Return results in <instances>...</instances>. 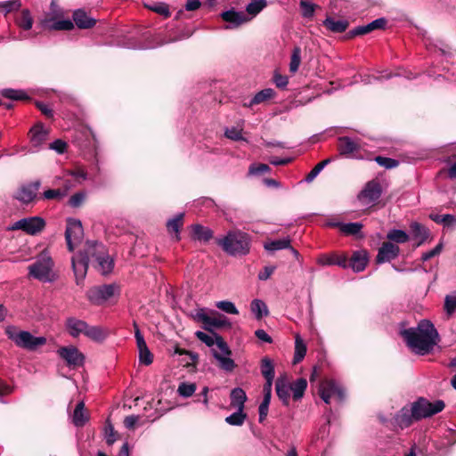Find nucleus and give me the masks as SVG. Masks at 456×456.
<instances>
[{"mask_svg":"<svg viewBox=\"0 0 456 456\" xmlns=\"http://www.w3.org/2000/svg\"><path fill=\"white\" fill-rule=\"evenodd\" d=\"M328 379H324L320 382L319 385V395L320 397L327 403L329 404L330 403V398L332 396L331 390L328 389Z\"/></svg>","mask_w":456,"mask_h":456,"instance_id":"53","label":"nucleus"},{"mask_svg":"<svg viewBox=\"0 0 456 456\" xmlns=\"http://www.w3.org/2000/svg\"><path fill=\"white\" fill-rule=\"evenodd\" d=\"M88 420V416L85 411V403H77L73 412V423L77 427H83Z\"/></svg>","mask_w":456,"mask_h":456,"instance_id":"33","label":"nucleus"},{"mask_svg":"<svg viewBox=\"0 0 456 456\" xmlns=\"http://www.w3.org/2000/svg\"><path fill=\"white\" fill-rule=\"evenodd\" d=\"M261 374L265 379H274V365L272 360L268 357H264L260 363Z\"/></svg>","mask_w":456,"mask_h":456,"instance_id":"38","label":"nucleus"},{"mask_svg":"<svg viewBox=\"0 0 456 456\" xmlns=\"http://www.w3.org/2000/svg\"><path fill=\"white\" fill-rule=\"evenodd\" d=\"M360 150L359 144L348 136L338 139V151L341 156L349 157Z\"/></svg>","mask_w":456,"mask_h":456,"instance_id":"21","label":"nucleus"},{"mask_svg":"<svg viewBox=\"0 0 456 456\" xmlns=\"http://www.w3.org/2000/svg\"><path fill=\"white\" fill-rule=\"evenodd\" d=\"M290 391L293 392V399L295 401L300 400L307 387V381L304 378L297 379L295 382L289 385Z\"/></svg>","mask_w":456,"mask_h":456,"instance_id":"34","label":"nucleus"},{"mask_svg":"<svg viewBox=\"0 0 456 456\" xmlns=\"http://www.w3.org/2000/svg\"><path fill=\"white\" fill-rule=\"evenodd\" d=\"M45 221L40 216H31L20 219L10 228V231L21 230L27 234L36 235L40 233L45 227Z\"/></svg>","mask_w":456,"mask_h":456,"instance_id":"10","label":"nucleus"},{"mask_svg":"<svg viewBox=\"0 0 456 456\" xmlns=\"http://www.w3.org/2000/svg\"><path fill=\"white\" fill-rule=\"evenodd\" d=\"M413 421H416L415 418L411 416V409L406 407L402 408L395 415V422L401 428L410 427Z\"/></svg>","mask_w":456,"mask_h":456,"instance_id":"30","label":"nucleus"},{"mask_svg":"<svg viewBox=\"0 0 456 456\" xmlns=\"http://www.w3.org/2000/svg\"><path fill=\"white\" fill-rule=\"evenodd\" d=\"M264 248L265 250L270 252L288 248L291 251L296 258H297L299 256L298 251L291 246V240L289 238L265 242Z\"/></svg>","mask_w":456,"mask_h":456,"instance_id":"20","label":"nucleus"},{"mask_svg":"<svg viewBox=\"0 0 456 456\" xmlns=\"http://www.w3.org/2000/svg\"><path fill=\"white\" fill-rule=\"evenodd\" d=\"M41 186L39 180L31 182L27 184H22L16 191L14 199L19 201L28 204L37 198V193Z\"/></svg>","mask_w":456,"mask_h":456,"instance_id":"14","label":"nucleus"},{"mask_svg":"<svg viewBox=\"0 0 456 456\" xmlns=\"http://www.w3.org/2000/svg\"><path fill=\"white\" fill-rule=\"evenodd\" d=\"M153 362V354L148 347L139 351V362L143 365H150Z\"/></svg>","mask_w":456,"mask_h":456,"instance_id":"58","label":"nucleus"},{"mask_svg":"<svg viewBox=\"0 0 456 456\" xmlns=\"http://www.w3.org/2000/svg\"><path fill=\"white\" fill-rule=\"evenodd\" d=\"M191 237L195 240L208 242L214 235V232L208 227L203 226L200 224H194L191 226Z\"/></svg>","mask_w":456,"mask_h":456,"instance_id":"24","label":"nucleus"},{"mask_svg":"<svg viewBox=\"0 0 456 456\" xmlns=\"http://www.w3.org/2000/svg\"><path fill=\"white\" fill-rule=\"evenodd\" d=\"M275 391L278 398L282 402L283 405L289 406L290 397V387L288 381L287 374L281 375L275 381Z\"/></svg>","mask_w":456,"mask_h":456,"instance_id":"17","label":"nucleus"},{"mask_svg":"<svg viewBox=\"0 0 456 456\" xmlns=\"http://www.w3.org/2000/svg\"><path fill=\"white\" fill-rule=\"evenodd\" d=\"M332 161V159L328 158L321 162H319L305 176V181L307 183H311L319 174L320 172L330 162Z\"/></svg>","mask_w":456,"mask_h":456,"instance_id":"49","label":"nucleus"},{"mask_svg":"<svg viewBox=\"0 0 456 456\" xmlns=\"http://www.w3.org/2000/svg\"><path fill=\"white\" fill-rule=\"evenodd\" d=\"M399 254L400 248L396 244L391 241H384L379 248L376 256V264L380 265L386 262H390L395 259Z\"/></svg>","mask_w":456,"mask_h":456,"instance_id":"15","label":"nucleus"},{"mask_svg":"<svg viewBox=\"0 0 456 456\" xmlns=\"http://www.w3.org/2000/svg\"><path fill=\"white\" fill-rule=\"evenodd\" d=\"M246 418L247 414L244 413L243 409H237L236 412L225 418V422L231 426H242Z\"/></svg>","mask_w":456,"mask_h":456,"instance_id":"44","label":"nucleus"},{"mask_svg":"<svg viewBox=\"0 0 456 456\" xmlns=\"http://www.w3.org/2000/svg\"><path fill=\"white\" fill-rule=\"evenodd\" d=\"M57 354L69 368L75 369L84 364L85 355L74 346H61Z\"/></svg>","mask_w":456,"mask_h":456,"instance_id":"12","label":"nucleus"},{"mask_svg":"<svg viewBox=\"0 0 456 456\" xmlns=\"http://www.w3.org/2000/svg\"><path fill=\"white\" fill-rule=\"evenodd\" d=\"M387 238L391 242L405 243L409 240V235L403 230L393 229L388 232Z\"/></svg>","mask_w":456,"mask_h":456,"instance_id":"43","label":"nucleus"},{"mask_svg":"<svg viewBox=\"0 0 456 456\" xmlns=\"http://www.w3.org/2000/svg\"><path fill=\"white\" fill-rule=\"evenodd\" d=\"M116 293H119V287L116 284H104L96 286L87 291L88 300L96 305H100L110 297H114Z\"/></svg>","mask_w":456,"mask_h":456,"instance_id":"9","label":"nucleus"},{"mask_svg":"<svg viewBox=\"0 0 456 456\" xmlns=\"http://www.w3.org/2000/svg\"><path fill=\"white\" fill-rule=\"evenodd\" d=\"M250 310L256 320H261L264 315L268 314V309L265 302L260 299H254L250 304Z\"/></svg>","mask_w":456,"mask_h":456,"instance_id":"37","label":"nucleus"},{"mask_svg":"<svg viewBox=\"0 0 456 456\" xmlns=\"http://www.w3.org/2000/svg\"><path fill=\"white\" fill-rule=\"evenodd\" d=\"M83 235L84 230L81 222L74 218L67 219L65 240L69 251L74 250L75 246L81 241Z\"/></svg>","mask_w":456,"mask_h":456,"instance_id":"11","label":"nucleus"},{"mask_svg":"<svg viewBox=\"0 0 456 456\" xmlns=\"http://www.w3.org/2000/svg\"><path fill=\"white\" fill-rule=\"evenodd\" d=\"M195 390V384L182 382L178 387L177 392L181 396L190 397L194 394Z\"/></svg>","mask_w":456,"mask_h":456,"instance_id":"54","label":"nucleus"},{"mask_svg":"<svg viewBox=\"0 0 456 456\" xmlns=\"http://www.w3.org/2000/svg\"><path fill=\"white\" fill-rule=\"evenodd\" d=\"M442 249H443V243L440 242L433 249L423 253V255L421 256V260L423 262H425V261H428V260L438 256L441 253Z\"/></svg>","mask_w":456,"mask_h":456,"instance_id":"62","label":"nucleus"},{"mask_svg":"<svg viewBox=\"0 0 456 456\" xmlns=\"http://www.w3.org/2000/svg\"><path fill=\"white\" fill-rule=\"evenodd\" d=\"M300 7L302 9V16L307 19H311L314 14V11L317 5L307 1H301Z\"/></svg>","mask_w":456,"mask_h":456,"instance_id":"55","label":"nucleus"},{"mask_svg":"<svg viewBox=\"0 0 456 456\" xmlns=\"http://www.w3.org/2000/svg\"><path fill=\"white\" fill-rule=\"evenodd\" d=\"M93 267L102 275H108L114 268V261L106 251L104 256L100 257V260L96 261Z\"/></svg>","mask_w":456,"mask_h":456,"instance_id":"27","label":"nucleus"},{"mask_svg":"<svg viewBox=\"0 0 456 456\" xmlns=\"http://www.w3.org/2000/svg\"><path fill=\"white\" fill-rule=\"evenodd\" d=\"M410 229L413 238L419 240L416 247L422 245L430 236V231L420 223L412 222L410 224Z\"/></svg>","mask_w":456,"mask_h":456,"instance_id":"23","label":"nucleus"},{"mask_svg":"<svg viewBox=\"0 0 456 456\" xmlns=\"http://www.w3.org/2000/svg\"><path fill=\"white\" fill-rule=\"evenodd\" d=\"M86 194L83 191H78L73 194L69 200V205L72 208H79L85 201Z\"/></svg>","mask_w":456,"mask_h":456,"instance_id":"60","label":"nucleus"},{"mask_svg":"<svg viewBox=\"0 0 456 456\" xmlns=\"http://www.w3.org/2000/svg\"><path fill=\"white\" fill-rule=\"evenodd\" d=\"M317 264L322 266L338 265L342 268H348L346 255H338L335 252L320 255L317 258Z\"/></svg>","mask_w":456,"mask_h":456,"instance_id":"16","label":"nucleus"},{"mask_svg":"<svg viewBox=\"0 0 456 456\" xmlns=\"http://www.w3.org/2000/svg\"><path fill=\"white\" fill-rule=\"evenodd\" d=\"M21 7V3L20 0H11L6 2H0V12H4V15L8 13L17 11Z\"/></svg>","mask_w":456,"mask_h":456,"instance_id":"50","label":"nucleus"},{"mask_svg":"<svg viewBox=\"0 0 456 456\" xmlns=\"http://www.w3.org/2000/svg\"><path fill=\"white\" fill-rule=\"evenodd\" d=\"M306 345L299 335L296 336L295 339V354L293 357V364L299 363L305 356Z\"/></svg>","mask_w":456,"mask_h":456,"instance_id":"36","label":"nucleus"},{"mask_svg":"<svg viewBox=\"0 0 456 456\" xmlns=\"http://www.w3.org/2000/svg\"><path fill=\"white\" fill-rule=\"evenodd\" d=\"M183 216L184 214L181 213L175 216L173 219H170L167 223V228L169 232L175 233V240H180L179 232L183 225Z\"/></svg>","mask_w":456,"mask_h":456,"instance_id":"35","label":"nucleus"},{"mask_svg":"<svg viewBox=\"0 0 456 456\" xmlns=\"http://www.w3.org/2000/svg\"><path fill=\"white\" fill-rule=\"evenodd\" d=\"M362 228V224L361 223H342L340 232L346 235H356L361 232Z\"/></svg>","mask_w":456,"mask_h":456,"instance_id":"51","label":"nucleus"},{"mask_svg":"<svg viewBox=\"0 0 456 456\" xmlns=\"http://www.w3.org/2000/svg\"><path fill=\"white\" fill-rule=\"evenodd\" d=\"M65 192L60 189H49L44 191L43 198L45 200H60L64 197Z\"/></svg>","mask_w":456,"mask_h":456,"instance_id":"61","label":"nucleus"},{"mask_svg":"<svg viewBox=\"0 0 456 456\" xmlns=\"http://www.w3.org/2000/svg\"><path fill=\"white\" fill-rule=\"evenodd\" d=\"M67 147H68L67 142L61 139L55 140L49 145L50 149L54 150L55 151H57L60 154L64 153L67 150Z\"/></svg>","mask_w":456,"mask_h":456,"instance_id":"64","label":"nucleus"},{"mask_svg":"<svg viewBox=\"0 0 456 456\" xmlns=\"http://www.w3.org/2000/svg\"><path fill=\"white\" fill-rule=\"evenodd\" d=\"M62 16L61 10H56L54 3L51 4V12L45 14L41 24L45 29L49 30H71L74 28V23L70 20H59L58 19Z\"/></svg>","mask_w":456,"mask_h":456,"instance_id":"7","label":"nucleus"},{"mask_svg":"<svg viewBox=\"0 0 456 456\" xmlns=\"http://www.w3.org/2000/svg\"><path fill=\"white\" fill-rule=\"evenodd\" d=\"M429 217L435 223L442 224L444 226H451L456 222L455 216L451 215V214H445V215L430 214Z\"/></svg>","mask_w":456,"mask_h":456,"instance_id":"45","label":"nucleus"},{"mask_svg":"<svg viewBox=\"0 0 456 456\" xmlns=\"http://www.w3.org/2000/svg\"><path fill=\"white\" fill-rule=\"evenodd\" d=\"M29 135L33 146L37 147L46 140L48 133L42 124H37L30 129Z\"/></svg>","mask_w":456,"mask_h":456,"instance_id":"28","label":"nucleus"},{"mask_svg":"<svg viewBox=\"0 0 456 456\" xmlns=\"http://www.w3.org/2000/svg\"><path fill=\"white\" fill-rule=\"evenodd\" d=\"M231 406L237 409H243L245 407V402L247 401V395L245 391L240 387H235L231 391Z\"/></svg>","mask_w":456,"mask_h":456,"instance_id":"29","label":"nucleus"},{"mask_svg":"<svg viewBox=\"0 0 456 456\" xmlns=\"http://www.w3.org/2000/svg\"><path fill=\"white\" fill-rule=\"evenodd\" d=\"M88 323L75 317H69L65 322V327L69 334L73 338L85 335Z\"/></svg>","mask_w":456,"mask_h":456,"instance_id":"19","label":"nucleus"},{"mask_svg":"<svg viewBox=\"0 0 456 456\" xmlns=\"http://www.w3.org/2000/svg\"><path fill=\"white\" fill-rule=\"evenodd\" d=\"M301 63V49L298 46H296L292 50L290 63H289V71L291 73H296L298 70L299 65Z\"/></svg>","mask_w":456,"mask_h":456,"instance_id":"48","label":"nucleus"},{"mask_svg":"<svg viewBox=\"0 0 456 456\" xmlns=\"http://www.w3.org/2000/svg\"><path fill=\"white\" fill-rule=\"evenodd\" d=\"M216 243L231 256L247 255L249 252V237L240 231H230L224 238L216 239Z\"/></svg>","mask_w":456,"mask_h":456,"instance_id":"3","label":"nucleus"},{"mask_svg":"<svg viewBox=\"0 0 456 456\" xmlns=\"http://www.w3.org/2000/svg\"><path fill=\"white\" fill-rule=\"evenodd\" d=\"M406 345L419 354L430 353L439 341V334L434 324L428 320H421L417 328H409L400 331Z\"/></svg>","mask_w":456,"mask_h":456,"instance_id":"1","label":"nucleus"},{"mask_svg":"<svg viewBox=\"0 0 456 456\" xmlns=\"http://www.w3.org/2000/svg\"><path fill=\"white\" fill-rule=\"evenodd\" d=\"M374 160L380 167H383L387 169H392L399 166V161L397 159L387 157L377 156L375 157Z\"/></svg>","mask_w":456,"mask_h":456,"instance_id":"52","label":"nucleus"},{"mask_svg":"<svg viewBox=\"0 0 456 456\" xmlns=\"http://www.w3.org/2000/svg\"><path fill=\"white\" fill-rule=\"evenodd\" d=\"M368 261V252L366 250H356L353 252L350 259H347V265L354 272L360 273L365 269Z\"/></svg>","mask_w":456,"mask_h":456,"instance_id":"18","label":"nucleus"},{"mask_svg":"<svg viewBox=\"0 0 456 456\" xmlns=\"http://www.w3.org/2000/svg\"><path fill=\"white\" fill-rule=\"evenodd\" d=\"M214 357L219 362V367L225 371H232L236 367L234 361L230 357H225L213 350Z\"/></svg>","mask_w":456,"mask_h":456,"instance_id":"40","label":"nucleus"},{"mask_svg":"<svg viewBox=\"0 0 456 456\" xmlns=\"http://www.w3.org/2000/svg\"><path fill=\"white\" fill-rule=\"evenodd\" d=\"M85 336L95 342H102L108 336L106 330L101 326L87 325Z\"/></svg>","mask_w":456,"mask_h":456,"instance_id":"31","label":"nucleus"},{"mask_svg":"<svg viewBox=\"0 0 456 456\" xmlns=\"http://www.w3.org/2000/svg\"><path fill=\"white\" fill-rule=\"evenodd\" d=\"M214 337H216L215 344H216L217 347L222 351V353L230 355L232 354V351L230 350L224 339L217 333H214Z\"/></svg>","mask_w":456,"mask_h":456,"instance_id":"63","label":"nucleus"},{"mask_svg":"<svg viewBox=\"0 0 456 456\" xmlns=\"http://www.w3.org/2000/svg\"><path fill=\"white\" fill-rule=\"evenodd\" d=\"M221 18L224 21L233 24L235 27H239L249 20L245 13L242 12H236L233 9L222 12Z\"/></svg>","mask_w":456,"mask_h":456,"instance_id":"25","label":"nucleus"},{"mask_svg":"<svg viewBox=\"0 0 456 456\" xmlns=\"http://www.w3.org/2000/svg\"><path fill=\"white\" fill-rule=\"evenodd\" d=\"M267 5L266 0H251L247 5L246 12L248 14L256 16Z\"/></svg>","mask_w":456,"mask_h":456,"instance_id":"46","label":"nucleus"},{"mask_svg":"<svg viewBox=\"0 0 456 456\" xmlns=\"http://www.w3.org/2000/svg\"><path fill=\"white\" fill-rule=\"evenodd\" d=\"M195 319L203 323V329L208 332L215 333L213 329H230L232 324L229 319L217 311H212L210 314L200 309L196 314Z\"/></svg>","mask_w":456,"mask_h":456,"instance_id":"6","label":"nucleus"},{"mask_svg":"<svg viewBox=\"0 0 456 456\" xmlns=\"http://www.w3.org/2000/svg\"><path fill=\"white\" fill-rule=\"evenodd\" d=\"M328 389L331 390L332 396H336L339 403L345 400L346 393L343 387L336 383L333 379H328Z\"/></svg>","mask_w":456,"mask_h":456,"instance_id":"47","label":"nucleus"},{"mask_svg":"<svg viewBox=\"0 0 456 456\" xmlns=\"http://www.w3.org/2000/svg\"><path fill=\"white\" fill-rule=\"evenodd\" d=\"M387 24V20L386 18H379L367 25L358 26L357 32L360 33L361 36H363V35L369 34L376 29H385Z\"/></svg>","mask_w":456,"mask_h":456,"instance_id":"32","label":"nucleus"},{"mask_svg":"<svg viewBox=\"0 0 456 456\" xmlns=\"http://www.w3.org/2000/svg\"><path fill=\"white\" fill-rule=\"evenodd\" d=\"M322 25L330 32L342 33L349 27V22L346 20H336L330 16H328L323 21Z\"/></svg>","mask_w":456,"mask_h":456,"instance_id":"26","label":"nucleus"},{"mask_svg":"<svg viewBox=\"0 0 456 456\" xmlns=\"http://www.w3.org/2000/svg\"><path fill=\"white\" fill-rule=\"evenodd\" d=\"M4 332L8 338L12 340L17 346L28 351H35L37 347L46 343L45 337H35L29 331H18L17 327L13 325L7 326Z\"/></svg>","mask_w":456,"mask_h":456,"instance_id":"4","label":"nucleus"},{"mask_svg":"<svg viewBox=\"0 0 456 456\" xmlns=\"http://www.w3.org/2000/svg\"><path fill=\"white\" fill-rule=\"evenodd\" d=\"M1 95L4 98L19 101V100H28L29 97L22 90H16L12 88L3 89Z\"/></svg>","mask_w":456,"mask_h":456,"instance_id":"42","label":"nucleus"},{"mask_svg":"<svg viewBox=\"0 0 456 456\" xmlns=\"http://www.w3.org/2000/svg\"><path fill=\"white\" fill-rule=\"evenodd\" d=\"M73 20L75 24L81 29L91 28L96 24V20L89 17L87 13L82 9L76 10L73 12Z\"/></svg>","mask_w":456,"mask_h":456,"instance_id":"22","label":"nucleus"},{"mask_svg":"<svg viewBox=\"0 0 456 456\" xmlns=\"http://www.w3.org/2000/svg\"><path fill=\"white\" fill-rule=\"evenodd\" d=\"M53 267V261L47 254H41L35 263L28 266L30 276L41 281H50V274Z\"/></svg>","mask_w":456,"mask_h":456,"instance_id":"8","label":"nucleus"},{"mask_svg":"<svg viewBox=\"0 0 456 456\" xmlns=\"http://www.w3.org/2000/svg\"><path fill=\"white\" fill-rule=\"evenodd\" d=\"M105 246L97 240H87L83 250L71 258L77 285H81L87 273L88 266L100 260L106 252Z\"/></svg>","mask_w":456,"mask_h":456,"instance_id":"2","label":"nucleus"},{"mask_svg":"<svg viewBox=\"0 0 456 456\" xmlns=\"http://www.w3.org/2000/svg\"><path fill=\"white\" fill-rule=\"evenodd\" d=\"M216 307L227 314H238L239 311L235 305L231 301H219L216 303Z\"/></svg>","mask_w":456,"mask_h":456,"instance_id":"57","label":"nucleus"},{"mask_svg":"<svg viewBox=\"0 0 456 456\" xmlns=\"http://www.w3.org/2000/svg\"><path fill=\"white\" fill-rule=\"evenodd\" d=\"M16 22L17 25L24 30L30 29L33 24V19L30 15V12L28 9H23L16 18Z\"/></svg>","mask_w":456,"mask_h":456,"instance_id":"39","label":"nucleus"},{"mask_svg":"<svg viewBox=\"0 0 456 456\" xmlns=\"http://www.w3.org/2000/svg\"><path fill=\"white\" fill-rule=\"evenodd\" d=\"M444 310L452 315L456 311V296L447 295L444 298Z\"/></svg>","mask_w":456,"mask_h":456,"instance_id":"59","label":"nucleus"},{"mask_svg":"<svg viewBox=\"0 0 456 456\" xmlns=\"http://www.w3.org/2000/svg\"><path fill=\"white\" fill-rule=\"evenodd\" d=\"M275 92L272 88H265L261 90L251 99L248 106L262 103L269 99L273 98Z\"/></svg>","mask_w":456,"mask_h":456,"instance_id":"41","label":"nucleus"},{"mask_svg":"<svg viewBox=\"0 0 456 456\" xmlns=\"http://www.w3.org/2000/svg\"><path fill=\"white\" fill-rule=\"evenodd\" d=\"M271 168L267 164H252L249 166L248 174L252 175H260L270 172Z\"/></svg>","mask_w":456,"mask_h":456,"instance_id":"56","label":"nucleus"},{"mask_svg":"<svg viewBox=\"0 0 456 456\" xmlns=\"http://www.w3.org/2000/svg\"><path fill=\"white\" fill-rule=\"evenodd\" d=\"M382 194V187L377 179L367 182L359 192L358 200L365 205L377 201Z\"/></svg>","mask_w":456,"mask_h":456,"instance_id":"13","label":"nucleus"},{"mask_svg":"<svg viewBox=\"0 0 456 456\" xmlns=\"http://www.w3.org/2000/svg\"><path fill=\"white\" fill-rule=\"evenodd\" d=\"M444 407L445 403L443 400H436L431 403L426 398L420 397L411 403V411L415 420H420L441 412Z\"/></svg>","mask_w":456,"mask_h":456,"instance_id":"5","label":"nucleus"}]
</instances>
